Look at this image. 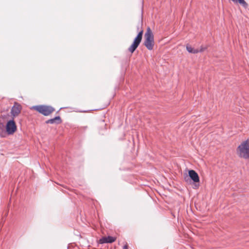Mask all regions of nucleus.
<instances>
[{
	"label": "nucleus",
	"mask_w": 249,
	"mask_h": 249,
	"mask_svg": "<svg viewBox=\"0 0 249 249\" xmlns=\"http://www.w3.org/2000/svg\"><path fill=\"white\" fill-rule=\"evenodd\" d=\"M237 152L240 157L245 159H249V140L243 142L238 146Z\"/></svg>",
	"instance_id": "f257e3e1"
},
{
	"label": "nucleus",
	"mask_w": 249,
	"mask_h": 249,
	"mask_svg": "<svg viewBox=\"0 0 249 249\" xmlns=\"http://www.w3.org/2000/svg\"><path fill=\"white\" fill-rule=\"evenodd\" d=\"M144 45L149 50H152L154 45V35L150 27L147 28L144 35Z\"/></svg>",
	"instance_id": "f03ea898"
},
{
	"label": "nucleus",
	"mask_w": 249,
	"mask_h": 249,
	"mask_svg": "<svg viewBox=\"0 0 249 249\" xmlns=\"http://www.w3.org/2000/svg\"><path fill=\"white\" fill-rule=\"evenodd\" d=\"M36 111L43 114L45 116L49 115L54 109L50 106H37L33 107Z\"/></svg>",
	"instance_id": "7ed1b4c3"
},
{
	"label": "nucleus",
	"mask_w": 249,
	"mask_h": 249,
	"mask_svg": "<svg viewBox=\"0 0 249 249\" xmlns=\"http://www.w3.org/2000/svg\"><path fill=\"white\" fill-rule=\"evenodd\" d=\"M142 35L143 30H141L134 39L132 44L128 48V50L131 53H133L139 45L142 39Z\"/></svg>",
	"instance_id": "20e7f679"
},
{
	"label": "nucleus",
	"mask_w": 249,
	"mask_h": 249,
	"mask_svg": "<svg viewBox=\"0 0 249 249\" xmlns=\"http://www.w3.org/2000/svg\"><path fill=\"white\" fill-rule=\"evenodd\" d=\"M6 129L8 134H12L16 131L17 126L13 120H10L7 122Z\"/></svg>",
	"instance_id": "39448f33"
},
{
	"label": "nucleus",
	"mask_w": 249,
	"mask_h": 249,
	"mask_svg": "<svg viewBox=\"0 0 249 249\" xmlns=\"http://www.w3.org/2000/svg\"><path fill=\"white\" fill-rule=\"evenodd\" d=\"M21 110V105L17 103H15L11 110L12 115L13 117L17 116L20 113Z\"/></svg>",
	"instance_id": "423d86ee"
},
{
	"label": "nucleus",
	"mask_w": 249,
	"mask_h": 249,
	"mask_svg": "<svg viewBox=\"0 0 249 249\" xmlns=\"http://www.w3.org/2000/svg\"><path fill=\"white\" fill-rule=\"evenodd\" d=\"M189 176L195 182L199 181V178L197 173L194 170H191L189 171Z\"/></svg>",
	"instance_id": "0eeeda50"
},
{
	"label": "nucleus",
	"mask_w": 249,
	"mask_h": 249,
	"mask_svg": "<svg viewBox=\"0 0 249 249\" xmlns=\"http://www.w3.org/2000/svg\"><path fill=\"white\" fill-rule=\"evenodd\" d=\"M115 240H116L115 238L112 237V236H108L107 237H103L102 238H101L99 240V243L100 244L111 243L114 242L115 241Z\"/></svg>",
	"instance_id": "6e6552de"
},
{
	"label": "nucleus",
	"mask_w": 249,
	"mask_h": 249,
	"mask_svg": "<svg viewBox=\"0 0 249 249\" xmlns=\"http://www.w3.org/2000/svg\"><path fill=\"white\" fill-rule=\"evenodd\" d=\"M61 123V118L59 116H56L54 118L49 119L46 122V124H59Z\"/></svg>",
	"instance_id": "1a4fd4ad"
},
{
	"label": "nucleus",
	"mask_w": 249,
	"mask_h": 249,
	"mask_svg": "<svg viewBox=\"0 0 249 249\" xmlns=\"http://www.w3.org/2000/svg\"><path fill=\"white\" fill-rule=\"evenodd\" d=\"M186 49L187 51L190 53H199V50L198 49H195L189 45L186 46Z\"/></svg>",
	"instance_id": "9d476101"
},
{
	"label": "nucleus",
	"mask_w": 249,
	"mask_h": 249,
	"mask_svg": "<svg viewBox=\"0 0 249 249\" xmlns=\"http://www.w3.org/2000/svg\"><path fill=\"white\" fill-rule=\"evenodd\" d=\"M235 3H240L244 7L246 8L248 6V4L244 0H231Z\"/></svg>",
	"instance_id": "9b49d317"
},
{
	"label": "nucleus",
	"mask_w": 249,
	"mask_h": 249,
	"mask_svg": "<svg viewBox=\"0 0 249 249\" xmlns=\"http://www.w3.org/2000/svg\"><path fill=\"white\" fill-rule=\"evenodd\" d=\"M206 49V48H204L203 47H201L200 49L199 50V52H203Z\"/></svg>",
	"instance_id": "f8f14e48"
},
{
	"label": "nucleus",
	"mask_w": 249,
	"mask_h": 249,
	"mask_svg": "<svg viewBox=\"0 0 249 249\" xmlns=\"http://www.w3.org/2000/svg\"><path fill=\"white\" fill-rule=\"evenodd\" d=\"M123 249H128V246L127 245H125L123 247Z\"/></svg>",
	"instance_id": "ddd939ff"
}]
</instances>
